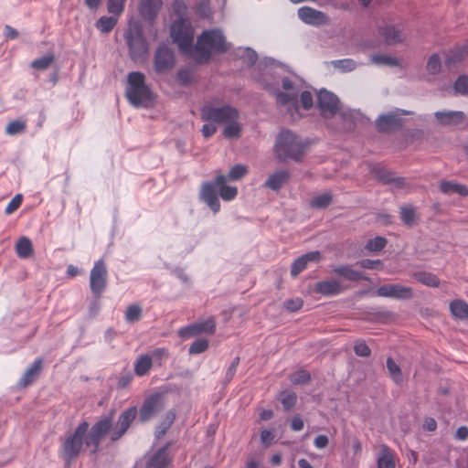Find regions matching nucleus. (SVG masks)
<instances>
[{"mask_svg":"<svg viewBox=\"0 0 468 468\" xmlns=\"http://www.w3.org/2000/svg\"><path fill=\"white\" fill-rule=\"evenodd\" d=\"M112 422V414L102 417L90 429L88 421L80 422L72 433L66 436L60 445L58 453L65 464L70 466L80 456L84 446L90 449V454H95L99 451L101 440L110 431Z\"/></svg>","mask_w":468,"mask_h":468,"instance_id":"f257e3e1","label":"nucleus"},{"mask_svg":"<svg viewBox=\"0 0 468 468\" xmlns=\"http://www.w3.org/2000/svg\"><path fill=\"white\" fill-rule=\"evenodd\" d=\"M264 66L263 74L259 80L263 84L264 88L273 92L276 97L277 103L281 105H292L297 110V96L303 82L297 76H293V80L283 77L286 71L284 66L281 65L273 58H265L261 66Z\"/></svg>","mask_w":468,"mask_h":468,"instance_id":"f03ea898","label":"nucleus"},{"mask_svg":"<svg viewBox=\"0 0 468 468\" xmlns=\"http://www.w3.org/2000/svg\"><path fill=\"white\" fill-rule=\"evenodd\" d=\"M317 106L324 119L333 118L339 114L344 122L343 129H351L353 125L363 119L360 112L342 108L337 96L324 89L320 90L317 93Z\"/></svg>","mask_w":468,"mask_h":468,"instance_id":"7ed1b4c3","label":"nucleus"},{"mask_svg":"<svg viewBox=\"0 0 468 468\" xmlns=\"http://www.w3.org/2000/svg\"><path fill=\"white\" fill-rule=\"evenodd\" d=\"M229 48L230 44L226 41L220 29L204 30L197 37L193 57L198 63H205L210 59L212 53L222 54Z\"/></svg>","mask_w":468,"mask_h":468,"instance_id":"20e7f679","label":"nucleus"},{"mask_svg":"<svg viewBox=\"0 0 468 468\" xmlns=\"http://www.w3.org/2000/svg\"><path fill=\"white\" fill-rule=\"evenodd\" d=\"M226 183L227 176L219 175L216 176L214 180L202 184L200 198L214 213H218L220 210V203L218 195H219L224 201H231L238 195V188L236 186H228Z\"/></svg>","mask_w":468,"mask_h":468,"instance_id":"39448f33","label":"nucleus"},{"mask_svg":"<svg viewBox=\"0 0 468 468\" xmlns=\"http://www.w3.org/2000/svg\"><path fill=\"white\" fill-rule=\"evenodd\" d=\"M125 95L129 102L135 107L147 106L152 101V91L145 83L144 73L133 71L128 74Z\"/></svg>","mask_w":468,"mask_h":468,"instance_id":"423d86ee","label":"nucleus"},{"mask_svg":"<svg viewBox=\"0 0 468 468\" xmlns=\"http://www.w3.org/2000/svg\"><path fill=\"white\" fill-rule=\"evenodd\" d=\"M274 153L280 162L287 159L300 161L304 153V145L294 133L282 131L277 136Z\"/></svg>","mask_w":468,"mask_h":468,"instance_id":"0eeeda50","label":"nucleus"},{"mask_svg":"<svg viewBox=\"0 0 468 468\" xmlns=\"http://www.w3.org/2000/svg\"><path fill=\"white\" fill-rule=\"evenodd\" d=\"M124 39L131 59L135 62L144 61L149 53V45L141 26L138 24L131 26L124 34Z\"/></svg>","mask_w":468,"mask_h":468,"instance_id":"6e6552de","label":"nucleus"},{"mask_svg":"<svg viewBox=\"0 0 468 468\" xmlns=\"http://www.w3.org/2000/svg\"><path fill=\"white\" fill-rule=\"evenodd\" d=\"M170 36L184 53L193 51L194 31L188 21L176 20L173 22Z\"/></svg>","mask_w":468,"mask_h":468,"instance_id":"1a4fd4ad","label":"nucleus"},{"mask_svg":"<svg viewBox=\"0 0 468 468\" xmlns=\"http://www.w3.org/2000/svg\"><path fill=\"white\" fill-rule=\"evenodd\" d=\"M201 118L204 121H212L218 123H228L230 121L238 120L239 112L229 105L223 107H213L205 105L201 109Z\"/></svg>","mask_w":468,"mask_h":468,"instance_id":"9d476101","label":"nucleus"},{"mask_svg":"<svg viewBox=\"0 0 468 468\" xmlns=\"http://www.w3.org/2000/svg\"><path fill=\"white\" fill-rule=\"evenodd\" d=\"M108 271L103 260L94 263L90 274V288L96 298H100L107 286Z\"/></svg>","mask_w":468,"mask_h":468,"instance_id":"9b49d317","label":"nucleus"},{"mask_svg":"<svg viewBox=\"0 0 468 468\" xmlns=\"http://www.w3.org/2000/svg\"><path fill=\"white\" fill-rule=\"evenodd\" d=\"M410 112L395 109L388 113L381 114L376 120V126L379 132L389 133L399 129L402 125L401 116L410 114Z\"/></svg>","mask_w":468,"mask_h":468,"instance_id":"f8f14e48","label":"nucleus"},{"mask_svg":"<svg viewBox=\"0 0 468 468\" xmlns=\"http://www.w3.org/2000/svg\"><path fill=\"white\" fill-rule=\"evenodd\" d=\"M136 415L137 409L135 407H130L120 414L116 427L113 429L112 427L108 432L112 441H118L125 434L132 422L135 420Z\"/></svg>","mask_w":468,"mask_h":468,"instance_id":"ddd939ff","label":"nucleus"},{"mask_svg":"<svg viewBox=\"0 0 468 468\" xmlns=\"http://www.w3.org/2000/svg\"><path fill=\"white\" fill-rule=\"evenodd\" d=\"M176 64L174 52L165 45H160L154 59V68L157 74H164L171 70Z\"/></svg>","mask_w":468,"mask_h":468,"instance_id":"4468645a","label":"nucleus"},{"mask_svg":"<svg viewBox=\"0 0 468 468\" xmlns=\"http://www.w3.org/2000/svg\"><path fill=\"white\" fill-rule=\"evenodd\" d=\"M164 407L165 402L161 394L155 393L147 397L140 409V420L143 422L149 420Z\"/></svg>","mask_w":468,"mask_h":468,"instance_id":"2eb2a0df","label":"nucleus"},{"mask_svg":"<svg viewBox=\"0 0 468 468\" xmlns=\"http://www.w3.org/2000/svg\"><path fill=\"white\" fill-rule=\"evenodd\" d=\"M216 331V322L213 317H209L207 320L197 322L196 324L180 328L178 335L182 338H188L190 336L206 333L213 335Z\"/></svg>","mask_w":468,"mask_h":468,"instance_id":"dca6fc26","label":"nucleus"},{"mask_svg":"<svg viewBox=\"0 0 468 468\" xmlns=\"http://www.w3.org/2000/svg\"><path fill=\"white\" fill-rule=\"evenodd\" d=\"M377 294L399 300H409L413 297L412 288L400 284H386L378 288Z\"/></svg>","mask_w":468,"mask_h":468,"instance_id":"f3484780","label":"nucleus"},{"mask_svg":"<svg viewBox=\"0 0 468 468\" xmlns=\"http://www.w3.org/2000/svg\"><path fill=\"white\" fill-rule=\"evenodd\" d=\"M298 16L303 22L313 26H321L327 22V16L324 13L309 6L299 8Z\"/></svg>","mask_w":468,"mask_h":468,"instance_id":"a211bd4d","label":"nucleus"},{"mask_svg":"<svg viewBox=\"0 0 468 468\" xmlns=\"http://www.w3.org/2000/svg\"><path fill=\"white\" fill-rule=\"evenodd\" d=\"M162 5V0H141L138 7L139 14L144 20L153 22Z\"/></svg>","mask_w":468,"mask_h":468,"instance_id":"6ab92c4d","label":"nucleus"},{"mask_svg":"<svg viewBox=\"0 0 468 468\" xmlns=\"http://www.w3.org/2000/svg\"><path fill=\"white\" fill-rule=\"evenodd\" d=\"M321 259V253L318 250L307 252L297 258L292 264L291 275L296 277L306 269L308 262H317Z\"/></svg>","mask_w":468,"mask_h":468,"instance_id":"aec40b11","label":"nucleus"},{"mask_svg":"<svg viewBox=\"0 0 468 468\" xmlns=\"http://www.w3.org/2000/svg\"><path fill=\"white\" fill-rule=\"evenodd\" d=\"M170 462L168 445H165L148 458L146 461V468H167Z\"/></svg>","mask_w":468,"mask_h":468,"instance_id":"412c9836","label":"nucleus"},{"mask_svg":"<svg viewBox=\"0 0 468 468\" xmlns=\"http://www.w3.org/2000/svg\"><path fill=\"white\" fill-rule=\"evenodd\" d=\"M378 33L388 45L400 43L405 37L400 28L394 25H385L380 27Z\"/></svg>","mask_w":468,"mask_h":468,"instance_id":"4be33fe9","label":"nucleus"},{"mask_svg":"<svg viewBox=\"0 0 468 468\" xmlns=\"http://www.w3.org/2000/svg\"><path fill=\"white\" fill-rule=\"evenodd\" d=\"M434 116L441 125H458L464 121V113L461 111L436 112Z\"/></svg>","mask_w":468,"mask_h":468,"instance_id":"5701e85b","label":"nucleus"},{"mask_svg":"<svg viewBox=\"0 0 468 468\" xmlns=\"http://www.w3.org/2000/svg\"><path fill=\"white\" fill-rule=\"evenodd\" d=\"M314 292L322 295L333 296L342 292V286L336 280H326L317 282L314 286Z\"/></svg>","mask_w":468,"mask_h":468,"instance_id":"b1692460","label":"nucleus"},{"mask_svg":"<svg viewBox=\"0 0 468 468\" xmlns=\"http://www.w3.org/2000/svg\"><path fill=\"white\" fill-rule=\"evenodd\" d=\"M377 466L378 468H395V455L391 449L386 445L382 444L380 446L379 452L377 457Z\"/></svg>","mask_w":468,"mask_h":468,"instance_id":"393cba45","label":"nucleus"},{"mask_svg":"<svg viewBox=\"0 0 468 468\" xmlns=\"http://www.w3.org/2000/svg\"><path fill=\"white\" fill-rule=\"evenodd\" d=\"M290 174L286 170H279L271 174L264 183V186L271 190H279L289 179Z\"/></svg>","mask_w":468,"mask_h":468,"instance_id":"a878e982","label":"nucleus"},{"mask_svg":"<svg viewBox=\"0 0 468 468\" xmlns=\"http://www.w3.org/2000/svg\"><path fill=\"white\" fill-rule=\"evenodd\" d=\"M43 360L37 358L33 365L28 367L19 380V386L24 388L34 382L42 368Z\"/></svg>","mask_w":468,"mask_h":468,"instance_id":"bb28decb","label":"nucleus"},{"mask_svg":"<svg viewBox=\"0 0 468 468\" xmlns=\"http://www.w3.org/2000/svg\"><path fill=\"white\" fill-rule=\"evenodd\" d=\"M334 272L347 281L357 282V281H367L368 279L363 275L359 271L354 270L349 265H342L334 269Z\"/></svg>","mask_w":468,"mask_h":468,"instance_id":"cd10ccee","label":"nucleus"},{"mask_svg":"<svg viewBox=\"0 0 468 468\" xmlns=\"http://www.w3.org/2000/svg\"><path fill=\"white\" fill-rule=\"evenodd\" d=\"M375 176L384 184H393L396 187H402L405 184V179L402 177H395L394 175L381 167L373 170Z\"/></svg>","mask_w":468,"mask_h":468,"instance_id":"c85d7f7f","label":"nucleus"},{"mask_svg":"<svg viewBox=\"0 0 468 468\" xmlns=\"http://www.w3.org/2000/svg\"><path fill=\"white\" fill-rule=\"evenodd\" d=\"M440 189L445 195L458 194L461 197L468 195L466 186L452 181H441L440 183Z\"/></svg>","mask_w":468,"mask_h":468,"instance_id":"c756f323","label":"nucleus"},{"mask_svg":"<svg viewBox=\"0 0 468 468\" xmlns=\"http://www.w3.org/2000/svg\"><path fill=\"white\" fill-rule=\"evenodd\" d=\"M15 250L21 259H27L34 252L32 242L27 237H21L16 243Z\"/></svg>","mask_w":468,"mask_h":468,"instance_id":"7c9ffc66","label":"nucleus"},{"mask_svg":"<svg viewBox=\"0 0 468 468\" xmlns=\"http://www.w3.org/2000/svg\"><path fill=\"white\" fill-rule=\"evenodd\" d=\"M450 311L453 317L464 320L468 318V303L461 299L450 303Z\"/></svg>","mask_w":468,"mask_h":468,"instance_id":"2f4dec72","label":"nucleus"},{"mask_svg":"<svg viewBox=\"0 0 468 468\" xmlns=\"http://www.w3.org/2000/svg\"><path fill=\"white\" fill-rule=\"evenodd\" d=\"M118 17L119 16H114L113 15H112L110 16H101L96 21L95 27L101 33H104V34L109 33L117 25Z\"/></svg>","mask_w":468,"mask_h":468,"instance_id":"473e14b6","label":"nucleus"},{"mask_svg":"<svg viewBox=\"0 0 468 468\" xmlns=\"http://www.w3.org/2000/svg\"><path fill=\"white\" fill-rule=\"evenodd\" d=\"M152 357L149 355H141L134 363V372L137 376L142 377L148 373L152 367Z\"/></svg>","mask_w":468,"mask_h":468,"instance_id":"72a5a7b5","label":"nucleus"},{"mask_svg":"<svg viewBox=\"0 0 468 468\" xmlns=\"http://www.w3.org/2000/svg\"><path fill=\"white\" fill-rule=\"evenodd\" d=\"M176 411L175 410H169L166 412L164 420L161 421V423L156 427L155 430V438L161 439L169 430L171 425L176 420Z\"/></svg>","mask_w":468,"mask_h":468,"instance_id":"f704fd0d","label":"nucleus"},{"mask_svg":"<svg viewBox=\"0 0 468 468\" xmlns=\"http://www.w3.org/2000/svg\"><path fill=\"white\" fill-rule=\"evenodd\" d=\"M468 54V44L457 47L452 49L445 58V64L451 66L461 61Z\"/></svg>","mask_w":468,"mask_h":468,"instance_id":"c9c22d12","label":"nucleus"},{"mask_svg":"<svg viewBox=\"0 0 468 468\" xmlns=\"http://www.w3.org/2000/svg\"><path fill=\"white\" fill-rule=\"evenodd\" d=\"M237 58L243 59L248 66H252L257 60V53L250 48H238L235 51Z\"/></svg>","mask_w":468,"mask_h":468,"instance_id":"e433bc0d","label":"nucleus"},{"mask_svg":"<svg viewBox=\"0 0 468 468\" xmlns=\"http://www.w3.org/2000/svg\"><path fill=\"white\" fill-rule=\"evenodd\" d=\"M413 277L422 284L429 287H438L440 285V281L436 275L427 272V271H419L413 274Z\"/></svg>","mask_w":468,"mask_h":468,"instance_id":"4c0bfd02","label":"nucleus"},{"mask_svg":"<svg viewBox=\"0 0 468 468\" xmlns=\"http://www.w3.org/2000/svg\"><path fill=\"white\" fill-rule=\"evenodd\" d=\"M279 399L281 400L285 410H292L297 400V396L293 391L284 390L280 393Z\"/></svg>","mask_w":468,"mask_h":468,"instance_id":"58836bf2","label":"nucleus"},{"mask_svg":"<svg viewBox=\"0 0 468 468\" xmlns=\"http://www.w3.org/2000/svg\"><path fill=\"white\" fill-rule=\"evenodd\" d=\"M241 133V127L239 123L238 122V120L230 121L229 122L226 123V126L223 130V135L226 138L233 139L239 137Z\"/></svg>","mask_w":468,"mask_h":468,"instance_id":"ea45409f","label":"nucleus"},{"mask_svg":"<svg viewBox=\"0 0 468 468\" xmlns=\"http://www.w3.org/2000/svg\"><path fill=\"white\" fill-rule=\"evenodd\" d=\"M371 63L375 65H386L396 67L399 65V61L397 58L388 55H374L370 58Z\"/></svg>","mask_w":468,"mask_h":468,"instance_id":"a19ab883","label":"nucleus"},{"mask_svg":"<svg viewBox=\"0 0 468 468\" xmlns=\"http://www.w3.org/2000/svg\"><path fill=\"white\" fill-rule=\"evenodd\" d=\"M126 0H107L106 6L109 14L120 16L125 8Z\"/></svg>","mask_w":468,"mask_h":468,"instance_id":"79ce46f5","label":"nucleus"},{"mask_svg":"<svg viewBox=\"0 0 468 468\" xmlns=\"http://www.w3.org/2000/svg\"><path fill=\"white\" fill-rule=\"evenodd\" d=\"M400 218L405 225L409 227L413 226L416 220L415 208L412 206L401 207Z\"/></svg>","mask_w":468,"mask_h":468,"instance_id":"37998d69","label":"nucleus"},{"mask_svg":"<svg viewBox=\"0 0 468 468\" xmlns=\"http://www.w3.org/2000/svg\"><path fill=\"white\" fill-rule=\"evenodd\" d=\"M333 200V197L329 192L323 193L314 197L311 201V207L315 208H325Z\"/></svg>","mask_w":468,"mask_h":468,"instance_id":"c03bdc74","label":"nucleus"},{"mask_svg":"<svg viewBox=\"0 0 468 468\" xmlns=\"http://www.w3.org/2000/svg\"><path fill=\"white\" fill-rule=\"evenodd\" d=\"M173 11L175 15L177 16L176 20H187V6L184 0H174L173 2Z\"/></svg>","mask_w":468,"mask_h":468,"instance_id":"a18cd8bd","label":"nucleus"},{"mask_svg":"<svg viewBox=\"0 0 468 468\" xmlns=\"http://www.w3.org/2000/svg\"><path fill=\"white\" fill-rule=\"evenodd\" d=\"M387 367H388V370L391 378H393V380L396 383L402 382L403 377H402L400 367L397 365V363L391 357H388L387 359Z\"/></svg>","mask_w":468,"mask_h":468,"instance_id":"49530a36","label":"nucleus"},{"mask_svg":"<svg viewBox=\"0 0 468 468\" xmlns=\"http://www.w3.org/2000/svg\"><path fill=\"white\" fill-rule=\"evenodd\" d=\"M55 58L53 55H47L38 58L31 62V67L37 70H45L50 67Z\"/></svg>","mask_w":468,"mask_h":468,"instance_id":"de8ad7c7","label":"nucleus"},{"mask_svg":"<svg viewBox=\"0 0 468 468\" xmlns=\"http://www.w3.org/2000/svg\"><path fill=\"white\" fill-rule=\"evenodd\" d=\"M289 379L293 385L305 384L311 379V375L308 371L301 369L292 373Z\"/></svg>","mask_w":468,"mask_h":468,"instance_id":"09e8293b","label":"nucleus"},{"mask_svg":"<svg viewBox=\"0 0 468 468\" xmlns=\"http://www.w3.org/2000/svg\"><path fill=\"white\" fill-rule=\"evenodd\" d=\"M142 308L138 304L129 305L125 311V320L128 323L138 321L142 315Z\"/></svg>","mask_w":468,"mask_h":468,"instance_id":"8fccbe9b","label":"nucleus"},{"mask_svg":"<svg viewBox=\"0 0 468 468\" xmlns=\"http://www.w3.org/2000/svg\"><path fill=\"white\" fill-rule=\"evenodd\" d=\"M426 69L432 75L438 74L441 71V62L437 54H433L428 58Z\"/></svg>","mask_w":468,"mask_h":468,"instance_id":"3c124183","label":"nucleus"},{"mask_svg":"<svg viewBox=\"0 0 468 468\" xmlns=\"http://www.w3.org/2000/svg\"><path fill=\"white\" fill-rule=\"evenodd\" d=\"M332 64L342 70L343 72H349L356 68V62L352 58H343L332 61Z\"/></svg>","mask_w":468,"mask_h":468,"instance_id":"603ef678","label":"nucleus"},{"mask_svg":"<svg viewBox=\"0 0 468 468\" xmlns=\"http://www.w3.org/2000/svg\"><path fill=\"white\" fill-rule=\"evenodd\" d=\"M453 89L455 93L468 96V77L466 75L460 76L455 80Z\"/></svg>","mask_w":468,"mask_h":468,"instance_id":"864d4df0","label":"nucleus"},{"mask_svg":"<svg viewBox=\"0 0 468 468\" xmlns=\"http://www.w3.org/2000/svg\"><path fill=\"white\" fill-rule=\"evenodd\" d=\"M26 122L23 121H13L10 122L5 127V133L9 135H16L23 133L26 130Z\"/></svg>","mask_w":468,"mask_h":468,"instance_id":"5fc2aeb1","label":"nucleus"},{"mask_svg":"<svg viewBox=\"0 0 468 468\" xmlns=\"http://www.w3.org/2000/svg\"><path fill=\"white\" fill-rule=\"evenodd\" d=\"M208 347V341L204 338H199L194 341L188 349L189 354L197 355L205 352Z\"/></svg>","mask_w":468,"mask_h":468,"instance_id":"6e6d98bb","label":"nucleus"},{"mask_svg":"<svg viewBox=\"0 0 468 468\" xmlns=\"http://www.w3.org/2000/svg\"><path fill=\"white\" fill-rule=\"evenodd\" d=\"M387 244V240L383 237H376L374 239H370L367 245L366 249L369 251H380Z\"/></svg>","mask_w":468,"mask_h":468,"instance_id":"4d7b16f0","label":"nucleus"},{"mask_svg":"<svg viewBox=\"0 0 468 468\" xmlns=\"http://www.w3.org/2000/svg\"><path fill=\"white\" fill-rule=\"evenodd\" d=\"M247 172L248 169L246 165H236L230 169L228 177L230 180H239L241 177H243L247 174Z\"/></svg>","mask_w":468,"mask_h":468,"instance_id":"13d9d810","label":"nucleus"},{"mask_svg":"<svg viewBox=\"0 0 468 468\" xmlns=\"http://www.w3.org/2000/svg\"><path fill=\"white\" fill-rule=\"evenodd\" d=\"M21 203H22V196L20 194L16 195L10 200V202L7 204V206H6L5 209V212L7 215L12 214L13 212H15L20 207Z\"/></svg>","mask_w":468,"mask_h":468,"instance_id":"bf43d9fd","label":"nucleus"},{"mask_svg":"<svg viewBox=\"0 0 468 468\" xmlns=\"http://www.w3.org/2000/svg\"><path fill=\"white\" fill-rule=\"evenodd\" d=\"M356 264L359 265L361 268L367 270H374L382 267V263L379 260L364 259L357 261Z\"/></svg>","mask_w":468,"mask_h":468,"instance_id":"052dcab7","label":"nucleus"},{"mask_svg":"<svg viewBox=\"0 0 468 468\" xmlns=\"http://www.w3.org/2000/svg\"><path fill=\"white\" fill-rule=\"evenodd\" d=\"M354 351L356 356L367 357L370 355V349L364 341H358L355 344Z\"/></svg>","mask_w":468,"mask_h":468,"instance_id":"680f3d73","label":"nucleus"},{"mask_svg":"<svg viewBox=\"0 0 468 468\" xmlns=\"http://www.w3.org/2000/svg\"><path fill=\"white\" fill-rule=\"evenodd\" d=\"M303 302L301 298L289 299L285 301L284 306L291 312H297L303 307Z\"/></svg>","mask_w":468,"mask_h":468,"instance_id":"e2e57ef3","label":"nucleus"},{"mask_svg":"<svg viewBox=\"0 0 468 468\" xmlns=\"http://www.w3.org/2000/svg\"><path fill=\"white\" fill-rule=\"evenodd\" d=\"M301 103L303 109L309 110L313 107V95L310 91L305 90L301 93Z\"/></svg>","mask_w":468,"mask_h":468,"instance_id":"0e129e2a","label":"nucleus"},{"mask_svg":"<svg viewBox=\"0 0 468 468\" xmlns=\"http://www.w3.org/2000/svg\"><path fill=\"white\" fill-rule=\"evenodd\" d=\"M261 440L263 444H265L266 446H269L272 443V441L274 440V435L271 431L263 430L261 432Z\"/></svg>","mask_w":468,"mask_h":468,"instance_id":"69168bd1","label":"nucleus"},{"mask_svg":"<svg viewBox=\"0 0 468 468\" xmlns=\"http://www.w3.org/2000/svg\"><path fill=\"white\" fill-rule=\"evenodd\" d=\"M329 440L326 435L321 434L315 437L314 444L317 449H324L328 445Z\"/></svg>","mask_w":468,"mask_h":468,"instance_id":"338daca9","label":"nucleus"},{"mask_svg":"<svg viewBox=\"0 0 468 468\" xmlns=\"http://www.w3.org/2000/svg\"><path fill=\"white\" fill-rule=\"evenodd\" d=\"M177 79L182 84L186 85L190 82L191 74L188 69H180L177 73Z\"/></svg>","mask_w":468,"mask_h":468,"instance_id":"774afa93","label":"nucleus"}]
</instances>
